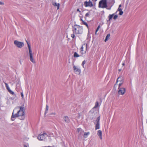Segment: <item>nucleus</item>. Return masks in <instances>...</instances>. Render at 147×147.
Here are the masks:
<instances>
[{
  "label": "nucleus",
  "instance_id": "nucleus-1",
  "mask_svg": "<svg viewBox=\"0 0 147 147\" xmlns=\"http://www.w3.org/2000/svg\"><path fill=\"white\" fill-rule=\"evenodd\" d=\"M24 107L23 106L18 107L13 110L11 116L12 121L14 120V118L19 117L21 120H24L25 118Z\"/></svg>",
  "mask_w": 147,
  "mask_h": 147
},
{
  "label": "nucleus",
  "instance_id": "nucleus-2",
  "mask_svg": "<svg viewBox=\"0 0 147 147\" xmlns=\"http://www.w3.org/2000/svg\"><path fill=\"white\" fill-rule=\"evenodd\" d=\"M115 3V0H100L98 3L99 8L111 9Z\"/></svg>",
  "mask_w": 147,
  "mask_h": 147
},
{
  "label": "nucleus",
  "instance_id": "nucleus-3",
  "mask_svg": "<svg viewBox=\"0 0 147 147\" xmlns=\"http://www.w3.org/2000/svg\"><path fill=\"white\" fill-rule=\"evenodd\" d=\"M72 31L76 34H81L82 33L83 29L82 26L75 24L72 28Z\"/></svg>",
  "mask_w": 147,
  "mask_h": 147
},
{
  "label": "nucleus",
  "instance_id": "nucleus-4",
  "mask_svg": "<svg viewBox=\"0 0 147 147\" xmlns=\"http://www.w3.org/2000/svg\"><path fill=\"white\" fill-rule=\"evenodd\" d=\"M27 44L28 45V49H29V56H30V60L33 63H35L34 60L33 58V54L32 53V52L31 48V47L29 43L26 41Z\"/></svg>",
  "mask_w": 147,
  "mask_h": 147
},
{
  "label": "nucleus",
  "instance_id": "nucleus-5",
  "mask_svg": "<svg viewBox=\"0 0 147 147\" xmlns=\"http://www.w3.org/2000/svg\"><path fill=\"white\" fill-rule=\"evenodd\" d=\"M84 5L85 7H91L94 6L91 0H86L84 3Z\"/></svg>",
  "mask_w": 147,
  "mask_h": 147
},
{
  "label": "nucleus",
  "instance_id": "nucleus-6",
  "mask_svg": "<svg viewBox=\"0 0 147 147\" xmlns=\"http://www.w3.org/2000/svg\"><path fill=\"white\" fill-rule=\"evenodd\" d=\"M48 136L47 134L45 133H43L42 134H39L37 137V139L39 140L42 141Z\"/></svg>",
  "mask_w": 147,
  "mask_h": 147
},
{
  "label": "nucleus",
  "instance_id": "nucleus-7",
  "mask_svg": "<svg viewBox=\"0 0 147 147\" xmlns=\"http://www.w3.org/2000/svg\"><path fill=\"white\" fill-rule=\"evenodd\" d=\"M14 43L16 46L19 48H21L24 46V44L23 42L17 40L14 41Z\"/></svg>",
  "mask_w": 147,
  "mask_h": 147
},
{
  "label": "nucleus",
  "instance_id": "nucleus-8",
  "mask_svg": "<svg viewBox=\"0 0 147 147\" xmlns=\"http://www.w3.org/2000/svg\"><path fill=\"white\" fill-rule=\"evenodd\" d=\"M4 83L5 84V86L6 88L7 89V90L8 92H9V93L13 95L16 98L17 96H16V94L14 93V92H13L10 89L8 84L6 83H5V82H4Z\"/></svg>",
  "mask_w": 147,
  "mask_h": 147
},
{
  "label": "nucleus",
  "instance_id": "nucleus-9",
  "mask_svg": "<svg viewBox=\"0 0 147 147\" xmlns=\"http://www.w3.org/2000/svg\"><path fill=\"white\" fill-rule=\"evenodd\" d=\"M117 12L114 13H113L112 14H109L108 17L109 18V21H110L113 17V19L114 20H116L118 17V16L116 15Z\"/></svg>",
  "mask_w": 147,
  "mask_h": 147
},
{
  "label": "nucleus",
  "instance_id": "nucleus-10",
  "mask_svg": "<svg viewBox=\"0 0 147 147\" xmlns=\"http://www.w3.org/2000/svg\"><path fill=\"white\" fill-rule=\"evenodd\" d=\"M100 116L98 117L97 118L96 121V122L95 126V129L96 130L99 129L100 128Z\"/></svg>",
  "mask_w": 147,
  "mask_h": 147
},
{
  "label": "nucleus",
  "instance_id": "nucleus-11",
  "mask_svg": "<svg viewBox=\"0 0 147 147\" xmlns=\"http://www.w3.org/2000/svg\"><path fill=\"white\" fill-rule=\"evenodd\" d=\"M125 91V88H119V90L118 91V93L119 94H123Z\"/></svg>",
  "mask_w": 147,
  "mask_h": 147
},
{
  "label": "nucleus",
  "instance_id": "nucleus-12",
  "mask_svg": "<svg viewBox=\"0 0 147 147\" xmlns=\"http://www.w3.org/2000/svg\"><path fill=\"white\" fill-rule=\"evenodd\" d=\"M73 69L76 74H79L81 72V69L77 68V67L74 65Z\"/></svg>",
  "mask_w": 147,
  "mask_h": 147
},
{
  "label": "nucleus",
  "instance_id": "nucleus-13",
  "mask_svg": "<svg viewBox=\"0 0 147 147\" xmlns=\"http://www.w3.org/2000/svg\"><path fill=\"white\" fill-rule=\"evenodd\" d=\"M65 122L68 123L70 121V119L67 116H64L63 118Z\"/></svg>",
  "mask_w": 147,
  "mask_h": 147
},
{
  "label": "nucleus",
  "instance_id": "nucleus-14",
  "mask_svg": "<svg viewBox=\"0 0 147 147\" xmlns=\"http://www.w3.org/2000/svg\"><path fill=\"white\" fill-rule=\"evenodd\" d=\"M123 77L122 76H121L118 78L117 80L120 82H123Z\"/></svg>",
  "mask_w": 147,
  "mask_h": 147
},
{
  "label": "nucleus",
  "instance_id": "nucleus-15",
  "mask_svg": "<svg viewBox=\"0 0 147 147\" xmlns=\"http://www.w3.org/2000/svg\"><path fill=\"white\" fill-rule=\"evenodd\" d=\"M102 131L101 130H98V131L97 135L99 136L101 139H102Z\"/></svg>",
  "mask_w": 147,
  "mask_h": 147
},
{
  "label": "nucleus",
  "instance_id": "nucleus-16",
  "mask_svg": "<svg viewBox=\"0 0 147 147\" xmlns=\"http://www.w3.org/2000/svg\"><path fill=\"white\" fill-rule=\"evenodd\" d=\"M84 47H86V51L87 50V44H84L82 45V47H81L80 48L81 51H83V49H84Z\"/></svg>",
  "mask_w": 147,
  "mask_h": 147
},
{
  "label": "nucleus",
  "instance_id": "nucleus-17",
  "mask_svg": "<svg viewBox=\"0 0 147 147\" xmlns=\"http://www.w3.org/2000/svg\"><path fill=\"white\" fill-rule=\"evenodd\" d=\"M53 5L54 6L57 7V9H59V3H53Z\"/></svg>",
  "mask_w": 147,
  "mask_h": 147
},
{
  "label": "nucleus",
  "instance_id": "nucleus-18",
  "mask_svg": "<svg viewBox=\"0 0 147 147\" xmlns=\"http://www.w3.org/2000/svg\"><path fill=\"white\" fill-rule=\"evenodd\" d=\"M90 132H89L85 133L84 135V137L85 138H87Z\"/></svg>",
  "mask_w": 147,
  "mask_h": 147
},
{
  "label": "nucleus",
  "instance_id": "nucleus-19",
  "mask_svg": "<svg viewBox=\"0 0 147 147\" xmlns=\"http://www.w3.org/2000/svg\"><path fill=\"white\" fill-rule=\"evenodd\" d=\"M110 35V34H107L105 40V42H106L108 40V39L109 38Z\"/></svg>",
  "mask_w": 147,
  "mask_h": 147
},
{
  "label": "nucleus",
  "instance_id": "nucleus-20",
  "mask_svg": "<svg viewBox=\"0 0 147 147\" xmlns=\"http://www.w3.org/2000/svg\"><path fill=\"white\" fill-rule=\"evenodd\" d=\"M122 10H117V12L118 11H119V14L120 15H122L123 13V12L122 11Z\"/></svg>",
  "mask_w": 147,
  "mask_h": 147
},
{
  "label": "nucleus",
  "instance_id": "nucleus-21",
  "mask_svg": "<svg viewBox=\"0 0 147 147\" xmlns=\"http://www.w3.org/2000/svg\"><path fill=\"white\" fill-rule=\"evenodd\" d=\"M74 57H80V55L76 52H75L74 54Z\"/></svg>",
  "mask_w": 147,
  "mask_h": 147
},
{
  "label": "nucleus",
  "instance_id": "nucleus-22",
  "mask_svg": "<svg viewBox=\"0 0 147 147\" xmlns=\"http://www.w3.org/2000/svg\"><path fill=\"white\" fill-rule=\"evenodd\" d=\"M49 109V107L48 105H46V110L45 112V115L48 112V111Z\"/></svg>",
  "mask_w": 147,
  "mask_h": 147
},
{
  "label": "nucleus",
  "instance_id": "nucleus-23",
  "mask_svg": "<svg viewBox=\"0 0 147 147\" xmlns=\"http://www.w3.org/2000/svg\"><path fill=\"white\" fill-rule=\"evenodd\" d=\"M82 24L86 25L88 28V26L87 23L84 21H82Z\"/></svg>",
  "mask_w": 147,
  "mask_h": 147
},
{
  "label": "nucleus",
  "instance_id": "nucleus-24",
  "mask_svg": "<svg viewBox=\"0 0 147 147\" xmlns=\"http://www.w3.org/2000/svg\"><path fill=\"white\" fill-rule=\"evenodd\" d=\"M98 101H96V102L95 105L94 107V108H96L98 107Z\"/></svg>",
  "mask_w": 147,
  "mask_h": 147
},
{
  "label": "nucleus",
  "instance_id": "nucleus-25",
  "mask_svg": "<svg viewBox=\"0 0 147 147\" xmlns=\"http://www.w3.org/2000/svg\"><path fill=\"white\" fill-rule=\"evenodd\" d=\"M86 61H85V60H84L82 62V65L83 66V68H84V65L85 64V63H86Z\"/></svg>",
  "mask_w": 147,
  "mask_h": 147
},
{
  "label": "nucleus",
  "instance_id": "nucleus-26",
  "mask_svg": "<svg viewBox=\"0 0 147 147\" xmlns=\"http://www.w3.org/2000/svg\"><path fill=\"white\" fill-rule=\"evenodd\" d=\"M100 25H98V26L96 30V32H95V34H96V33H97V32L98 30L100 28Z\"/></svg>",
  "mask_w": 147,
  "mask_h": 147
},
{
  "label": "nucleus",
  "instance_id": "nucleus-27",
  "mask_svg": "<svg viewBox=\"0 0 147 147\" xmlns=\"http://www.w3.org/2000/svg\"><path fill=\"white\" fill-rule=\"evenodd\" d=\"M74 34H75V33L73 32V33L71 34V36L73 38H74L75 37Z\"/></svg>",
  "mask_w": 147,
  "mask_h": 147
},
{
  "label": "nucleus",
  "instance_id": "nucleus-28",
  "mask_svg": "<svg viewBox=\"0 0 147 147\" xmlns=\"http://www.w3.org/2000/svg\"><path fill=\"white\" fill-rule=\"evenodd\" d=\"M123 82H120V83L119 84V88H120V87L121 86V85L122 84Z\"/></svg>",
  "mask_w": 147,
  "mask_h": 147
},
{
  "label": "nucleus",
  "instance_id": "nucleus-29",
  "mask_svg": "<svg viewBox=\"0 0 147 147\" xmlns=\"http://www.w3.org/2000/svg\"><path fill=\"white\" fill-rule=\"evenodd\" d=\"M129 1V0H127L126 2V5H127L128 4Z\"/></svg>",
  "mask_w": 147,
  "mask_h": 147
},
{
  "label": "nucleus",
  "instance_id": "nucleus-30",
  "mask_svg": "<svg viewBox=\"0 0 147 147\" xmlns=\"http://www.w3.org/2000/svg\"><path fill=\"white\" fill-rule=\"evenodd\" d=\"M21 96L22 97V98H24V94H23V93L22 92L21 93Z\"/></svg>",
  "mask_w": 147,
  "mask_h": 147
},
{
  "label": "nucleus",
  "instance_id": "nucleus-31",
  "mask_svg": "<svg viewBox=\"0 0 147 147\" xmlns=\"http://www.w3.org/2000/svg\"><path fill=\"white\" fill-rule=\"evenodd\" d=\"M89 14H90V12H88V13H86V14L85 15V16H86L87 17V16H88Z\"/></svg>",
  "mask_w": 147,
  "mask_h": 147
},
{
  "label": "nucleus",
  "instance_id": "nucleus-32",
  "mask_svg": "<svg viewBox=\"0 0 147 147\" xmlns=\"http://www.w3.org/2000/svg\"><path fill=\"white\" fill-rule=\"evenodd\" d=\"M122 5L121 4H120L119 5V8L118 9H121V6Z\"/></svg>",
  "mask_w": 147,
  "mask_h": 147
},
{
  "label": "nucleus",
  "instance_id": "nucleus-33",
  "mask_svg": "<svg viewBox=\"0 0 147 147\" xmlns=\"http://www.w3.org/2000/svg\"><path fill=\"white\" fill-rule=\"evenodd\" d=\"M118 81H117H117L115 83V84L114 85V86L115 87V86H116V85H117V82Z\"/></svg>",
  "mask_w": 147,
  "mask_h": 147
},
{
  "label": "nucleus",
  "instance_id": "nucleus-34",
  "mask_svg": "<svg viewBox=\"0 0 147 147\" xmlns=\"http://www.w3.org/2000/svg\"><path fill=\"white\" fill-rule=\"evenodd\" d=\"M81 53L82 54H84V53H86V51H85L84 53L83 51H81Z\"/></svg>",
  "mask_w": 147,
  "mask_h": 147
},
{
  "label": "nucleus",
  "instance_id": "nucleus-35",
  "mask_svg": "<svg viewBox=\"0 0 147 147\" xmlns=\"http://www.w3.org/2000/svg\"><path fill=\"white\" fill-rule=\"evenodd\" d=\"M3 2H0V5H3Z\"/></svg>",
  "mask_w": 147,
  "mask_h": 147
},
{
  "label": "nucleus",
  "instance_id": "nucleus-36",
  "mask_svg": "<svg viewBox=\"0 0 147 147\" xmlns=\"http://www.w3.org/2000/svg\"><path fill=\"white\" fill-rule=\"evenodd\" d=\"M97 0H94V3L95 4V2L97 1Z\"/></svg>",
  "mask_w": 147,
  "mask_h": 147
},
{
  "label": "nucleus",
  "instance_id": "nucleus-37",
  "mask_svg": "<svg viewBox=\"0 0 147 147\" xmlns=\"http://www.w3.org/2000/svg\"><path fill=\"white\" fill-rule=\"evenodd\" d=\"M43 147H52L51 146H45Z\"/></svg>",
  "mask_w": 147,
  "mask_h": 147
},
{
  "label": "nucleus",
  "instance_id": "nucleus-38",
  "mask_svg": "<svg viewBox=\"0 0 147 147\" xmlns=\"http://www.w3.org/2000/svg\"><path fill=\"white\" fill-rule=\"evenodd\" d=\"M55 113H52L51 114V115H55Z\"/></svg>",
  "mask_w": 147,
  "mask_h": 147
},
{
  "label": "nucleus",
  "instance_id": "nucleus-39",
  "mask_svg": "<svg viewBox=\"0 0 147 147\" xmlns=\"http://www.w3.org/2000/svg\"><path fill=\"white\" fill-rule=\"evenodd\" d=\"M80 20L82 21H82H84L82 19V18H80Z\"/></svg>",
  "mask_w": 147,
  "mask_h": 147
},
{
  "label": "nucleus",
  "instance_id": "nucleus-40",
  "mask_svg": "<svg viewBox=\"0 0 147 147\" xmlns=\"http://www.w3.org/2000/svg\"><path fill=\"white\" fill-rule=\"evenodd\" d=\"M24 147H27V146H26V145H24Z\"/></svg>",
  "mask_w": 147,
  "mask_h": 147
},
{
  "label": "nucleus",
  "instance_id": "nucleus-41",
  "mask_svg": "<svg viewBox=\"0 0 147 147\" xmlns=\"http://www.w3.org/2000/svg\"><path fill=\"white\" fill-rule=\"evenodd\" d=\"M77 11L79 12H80V10H77Z\"/></svg>",
  "mask_w": 147,
  "mask_h": 147
},
{
  "label": "nucleus",
  "instance_id": "nucleus-42",
  "mask_svg": "<svg viewBox=\"0 0 147 147\" xmlns=\"http://www.w3.org/2000/svg\"><path fill=\"white\" fill-rule=\"evenodd\" d=\"M122 65H125V63H123V64H122Z\"/></svg>",
  "mask_w": 147,
  "mask_h": 147
},
{
  "label": "nucleus",
  "instance_id": "nucleus-43",
  "mask_svg": "<svg viewBox=\"0 0 147 147\" xmlns=\"http://www.w3.org/2000/svg\"><path fill=\"white\" fill-rule=\"evenodd\" d=\"M119 71H121V70L120 69H119Z\"/></svg>",
  "mask_w": 147,
  "mask_h": 147
},
{
  "label": "nucleus",
  "instance_id": "nucleus-44",
  "mask_svg": "<svg viewBox=\"0 0 147 147\" xmlns=\"http://www.w3.org/2000/svg\"><path fill=\"white\" fill-rule=\"evenodd\" d=\"M94 0H92V1H94Z\"/></svg>",
  "mask_w": 147,
  "mask_h": 147
},
{
  "label": "nucleus",
  "instance_id": "nucleus-45",
  "mask_svg": "<svg viewBox=\"0 0 147 147\" xmlns=\"http://www.w3.org/2000/svg\"><path fill=\"white\" fill-rule=\"evenodd\" d=\"M81 129V128H78V129Z\"/></svg>",
  "mask_w": 147,
  "mask_h": 147
}]
</instances>
